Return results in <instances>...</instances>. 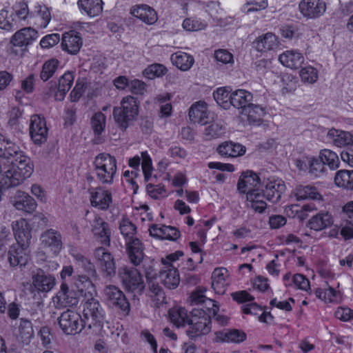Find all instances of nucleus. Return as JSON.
I'll use <instances>...</instances> for the list:
<instances>
[{
  "mask_svg": "<svg viewBox=\"0 0 353 353\" xmlns=\"http://www.w3.org/2000/svg\"><path fill=\"white\" fill-rule=\"evenodd\" d=\"M30 135L33 142L37 145H41L47 141L48 128L43 117L34 114L30 118Z\"/></svg>",
  "mask_w": 353,
  "mask_h": 353,
  "instance_id": "nucleus-12",
  "label": "nucleus"
},
{
  "mask_svg": "<svg viewBox=\"0 0 353 353\" xmlns=\"http://www.w3.org/2000/svg\"><path fill=\"white\" fill-rule=\"evenodd\" d=\"M183 28L188 31H198L206 27V24L200 20L188 18L183 22Z\"/></svg>",
  "mask_w": 353,
  "mask_h": 353,
  "instance_id": "nucleus-56",
  "label": "nucleus"
},
{
  "mask_svg": "<svg viewBox=\"0 0 353 353\" xmlns=\"http://www.w3.org/2000/svg\"><path fill=\"white\" fill-rule=\"evenodd\" d=\"M35 12L41 17L44 26L46 27L51 20V14L49 8L44 5H37L35 6Z\"/></svg>",
  "mask_w": 353,
  "mask_h": 353,
  "instance_id": "nucleus-64",
  "label": "nucleus"
},
{
  "mask_svg": "<svg viewBox=\"0 0 353 353\" xmlns=\"http://www.w3.org/2000/svg\"><path fill=\"white\" fill-rule=\"evenodd\" d=\"M19 329L21 338L23 340L30 339L34 336L32 323L29 320L21 319Z\"/></svg>",
  "mask_w": 353,
  "mask_h": 353,
  "instance_id": "nucleus-53",
  "label": "nucleus"
},
{
  "mask_svg": "<svg viewBox=\"0 0 353 353\" xmlns=\"http://www.w3.org/2000/svg\"><path fill=\"white\" fill-rule=\"evenodd\" d=\"M83 317L88 321V317L94 321V325L102 327L104 321V312L99 301L92 298L84 304Z\"/></svg>",
  "mask_w": 353,
  "mask_h": 353,
  "instance_id": "nucleus-16",
  "label": "nucleus"
},
{
  "mask_svg": "<svg viewBox=\"0 0 353 353\" xmlns=\"http://www.w3.org/2000/svg\"><path fill=\"white\" fill-rule=\"evenodd\" d=\"M261 187L263 197L273 203L279 202L285 191V183L279 179H264Z\"/></svg>",
  "mask_w": 353,
  "mask_h": 353,
  "instance_id": "nucleus-9",
  "label": "nucleus"
},
{
  "mask_svg": "<svg viewBox=\"0 0 353 353\" xmlns=\"http://www.w3.org/2000/svg\"><path fill=\"white\" fill-rule=\"evenodd\" d=\"M279 61L285 66L297 69L300 68L304 62V57L298 52L290 50L281 54L279 57Z\"/></svg>",
  "mask_w": 353,
  "mask_h": 353,
  "instance_id": "nucleus-32",
  "label": "nucleus"
},
{
  "mask_svg": "<svg viewBox=\"0 0 353 353\" xmlns=\"http://www.w3.org/2000/svg\"><path fill=\"white\" fill-rule=\"evenodd\" d=\"M162 263L167 266L165 267V270H162L159 272V278L161 283L169 289L176 288L180 281L178 270L164 259H162Z\"/></svg>",
  "mask_w": 353,
  "mask_h": 353,
  "instance_id": "nucleus-21",
  "label": "nucleus"
},
{
  "mask_svg": "<svg viewBox=\"0 0 353 353\" xmlns=\"http://www.w3.org/2000/svg\"><path fill=\"white\" fill-rule=\"evenodd\" d=\"M215 59L223 63H231L233 60L232 54L227 50L220 49L214 52Z\"/></svg>",
  "mask_w": 353,
  "mask_h": 353,
  "instance_id": "nucleus-61",
  "label": "nucleus"
},
{
  "mask_svg": "<svg viewBox=\"0 0 353 353\" xmlns=\"http://www.w3.org/2000/svg\"><path fill=\"white\" fill-rule=\"evenodd\" d=\"M225 133V128L221 123L213 122L205 128L204 135L208 140L217 139Z\"/></svg>",
  "mask_w": 353,
  "mask_h": 353,
  "instance_id": "nucleus-46",
  "label": "nucleus"
},
{
  "mask_svg": "<svg viewBox=\"0 0 353 353\" xmlns=\"http://www.w3.org/2000/svg\"><path fill=\"white\" fill-rule=\"evenodd\" d=\"M92 226V232L97 240L104 245H110L111 231L109 225L101 217L95 216Z\"/></svg>",
  "mask_w": 353,
  "mask_h": 353,
  "instance_id": "nucleus-18",
  "label": "nucleus"
},
{
  "mask_svg": "<svg viewBox=\"0 0 353 353\" xmlns=\"http://www.w3.org/2000/svg\"><path fill=\"white\" fill-rule=\"evenodd\" d=\"M294 196L298 201L305 199L321 200L322 196L316 188L311 185H299L294 190Z\"/></svg>",
  "mask_w": 353,
  "mask_h": 353,
  "instance_id": "nucleus-36",
  "label": "nucleus"
},
{
  "mask_svg": "<svg viewBox=\"0 0 353 353\" xmlns=\"http://www.w3.org/2000/svg\"><path fill=\"white\" fill-rule=\"evenodd\" d=\"M121 233L125 237L126 241L134 238L137 227L128 219H123L119 225Z\"/></svg>",
  "mask_w": 353,
  "mask_h": 353,
  "instance_id": "nucleus-52",
  "label": "nucleus"
},
{
  "mask_svg": "<svg viewBox=\"0 0 353 353\" xmlns=\"http://www.w3.org/2000/svg\"><path fill=\"white\" fill-rule=\"evenodd\" d=\"M232 92L230 87L219 88L213 93V97L216 103L226 110L232 103Z\"/></svg>",
  "mask_w": 353,
  "mask_h": 353,
  "instance_id": "nucleus-41",
  "label": "nucleus"
},
{
  "mask_svg": "<svg viewBox=\"0 0 353 353\" xmlns=\"http://www.w3.org/2000/svg\"><path fill=\"white\" fill-rule=\"evenodd\" d=\"M252 99L251 92L243 89L236 90L232 92L231 105L238 109L242 108L243 111L251 103Z\"/></svg>",
  "mask_w": 353,
  "mask_h": 353,
  "instance_id": "nucleus-35",
  "label": "nucleus"
},
{
  "mask_svg": "<svg viewBox=\"0 0 353 353\" xmlns=\"http://www.w3.org/2000/svg\"><path fill=\"white\" fill-rule=\"evenodd\" d=\"M333 223V217L328 212H320L309 219L307 226L311 230L321 231L332 226Z\"/></svg>",
  "mask_w": 353,
  "mask_h": 353,
  "instance_id": "nucleus-25",
  "label": "nucleus"
},
{
  "mask_svg": "<svg viewBox=\"0 0 353 353\" xmlns=\"http://www.w3.org/2000/svg\"><path fill=\"white\" fill-rule=\"evenodd\" d=\"M243 114H245L250 123L259 124L265 114V108L252 103L244 109Z\"/></svg>",
  "mask_w": 353,
  "mask_h": 353,
  "instance_id": "nucleus-40",
  "label": "nucleus"
},
{
  "mask_svg": "<svg viewBox=\"0 0 353 353\" xmlns=\"http://www.w3.org/2000/svg\"><path fill=\"white\" fill-rule=\"evenodd\" d=\"M58 323L65 334L74 335L83 330H90L92 327V324L85 322L79 313L69 309L61 313L58 318Z\"/></svg>",
  "mask_w": 353,
  "mask_h": 353,
  "instance_id": "nucleus-5",
  "label": "nucleus"
},
{
  "mask_svg": "<svg viewBox=\"0 0 353 353\" xmlns=\"http://www.w3.org/2000/svg\"><path fill=\"white\" fill-rule=\"evenodd\" d=\"M228 334L227 342L241 343L246 339V334L239 330H228Z\"/></svg>",
  "mask_w": 353,
  "mask_h": 353,
  "instance_id": "nucleus-57",
  "label": "nucleus"
},
{
  "mask_svg": "<svg viewBox=\"0 0 353 353\" xmlns=\"http://www.w3.org/2000/svg\"><path fill=\"white\" fill-rule=\"evenodd\" d=\"M79 7L89 17L98 16L103 10L102 0H79Z\"/></svg>",
  "mask_w": 353,
  "mask_h": 353,
  "instance_id": "nucleus-38",
  "label": "nucleus"
},
{
  "mask_svg": "<svg viewBox=\"0 0 353 353\" xmlns=\"http://www.w3.org/2000/svg\"><path fill=\"white\" fill-rule=\"evenodd\" d=\"M90 202L93 207L101 210H107L112 203V194L101 188L90 192Z\"/></svg>",
  "mask_w": 353,
  "mask_h": 353,
  "instance_id": "nucleus-30",
  "label": "nucleus"
},
{
  "mask_svg": "<svg viewBox=\"0 0 353 353\" xmlns=\"http://www.w3.org/2000/svg\"><path fill=\"white\" fill-rule=\"evenodd\" d=\"M38 37L37 32L32 28H24L16 32L11 38V43L14 46L23 47L32 43Z\"/></svg>",
  "mask_w": 353,
  "mask_h": 353,
  "instance_id": "nucleus-24",
  "label": "nucleus"
},
{
  "mask_svg": "<svg viewBox=\"0 0 353 353\" xmlns=\"http://www.w3.org/2000/svg\"><path fill=\"white\" fill-rule=\"evenodd\" d=\"M60 41V36L59 34H51L44 37L40 41V46L43 48H48L52 47Z\"/></svg>",
  "mask_w": 353,
  "mask_h": 353,
  "instance_id": "nucleus-58",
  "label": "nucleus"
},
{
  "mask_svg": "<svg viewBox=\"0 0 353 353\" xmlns=\"http://www.w3.org/2000/svg\"><path fill=\"white\" fill-rule=\"evenodd\" d=\"M189 119L194 123L205 125L208 122L207 104L199 101L192 104L189 110Z\"/></svg>",
  "mask_w": 353,
  "mask_h": 353,
  "instance_id": "nucleus-31",
  "label": "nucleus"
},
{
  "mask_svg": "<svg viewBox=\"0 0 353 353\" xmlns=\"http://www.w3.org/2000/svg\"><path fill=\"white\" fill-rule=\"evenodd\" d=\"M74 79V72L68 71L59 79L58 84L57 82L50 81L45 94L49 97L54 95L55 100L62 101L64 99L65 94L71 88Z\"/></svg>",
  "mask_w": 353,
  "mask_h": 353,
  "instance_id": "nucleus-8",
  "label": "nucleus"
},
{
  "mask_svg": "<svg viewBox=\"0 0 353 353\" xmlns=\"http://www.w3.org/2000/svg\"><path fill=\"white\" fill-rule=\"evenodd\" d=\"M162 239L176 241L180 237V231L174 227L165 225Z\"/></svg>",
  "mask_w": 353,
  "mask_h": 353,
  "instance_id": "nucleus-59",
  "label": "nucleus"
},
{
  "mask_svg": "<svg viewBox=\"0 0 353 353\" xmlns=\"http://www.w3.org/2000/svg\"><path fill=\"white\" fill-rule=\"evenodd\" d=\"M41 242L43 247L48 248L54 254L57 255L63 248L62 236L54 229H48L41 235Z\"/></svg>",
  "mask_w": 353,
  "mask_h": 353,
  "instance_id": "nucleus-17",
  "label": "nucleus"
},
{
  "mask_svg": "<svg viewBox=\"0 0 353 353\" xmlns=\"http://www.w3.org/2000/svg\"><path fill=\"white\" fill-rule=\"evenodd\" d=\"M334 314L338 319L343 321H347L353 319V310L350 308L339 307Z\"/></svg>",
  "mask_w": 353,
  "mask_h": 353,
  "instance_id": "nucleus-63",
  "label": "nucleus"
},
{
  "mask_svg": "<svg viewBox=\"0 0 353 353\" xmlns=\"http://www.w3.org/2000/svg\"><path fill=\"white\" fill-rule=\"evenodd\" d=\"M13 205L18 210L32 213L36 210L37 203L28 194L17 190L14 196Z\"/></svg>",
  "mask_w": 353,
  "mask_h": 353,
  "instance_id": "nucleus-23",
  "label": "nucleus"
},
{
  "mask_svg": "<svg viewBox=\"0 0 353 353\" xmlns=\"http://www.w3.org/2000/svg\"><path fill=\"white\" fill-rule=\"evenodd\" d=\"M254 43L257 51L265 52L277 48L279 41L277 37L273 33L268 32L259 37Z\"/></svg>",
  "mask_w": 353,
  "mask_h": 353,
  "instance_id": "nucleus-33",
  "label": "nucleus"
},
{
  "mask_svg": "<svg viewBox=\"0 0 353 353\" xmlns=\"http://www.w3.org/2000/svg\"><path fill=\"white\" fill-rule=\"evenodd\" d=\"M300 77L304 83L313 84L318 80V71L312 66L305 67L301 70Z\"/></svg>",
  "mask_w": 353,
  "mask_h": 353,
  "instance_id": "nucleus-51",
  "label": "nucleus"
},
{
  "mask_svg": "<svg viewBox=\"0 0 353 353\" xmlns=\"http://www.w3.org/2000/svg\"><path fill=\"white\" fill-rule=\"evenodd\" d=\"M260 181L259 176L255 172L248 170L241 175L237 183V189L241 193H246L248 196L251 192L260 190L256 188Z\"/></svg>",
  "mask_w": 353,
  "mask_h": 353,
  "instance_id": "nucleus-20",
  "label": "nucleus"
},
{
  "mask_svg": "<svg viewBox=\"0 0 353 353\" xmlns=\"http://www.w3.org/2000/svg\"><path fill=\"white\" fill-rule=\"evenodd\" d=\"M28 248L23 246L12 245L8 252V261L10 266H25L28 261V255L26 252Z\"/></svg>",
  "mask_w": 353,
  "mask_h": 353,
  "instance_id": "nucleus-29",
  "label": "nucleus"
},
{
  "mask_svg": "<svg viewBox=\"0 0 353 353\" xmlns=\"http://www.w3.org/2000/svg\"><path fill=\"white\" fill-rule=\"evenodd\" d=\"M299 10L305 18L316 19L325 12L326 4L323 0H302Z\"/></svg>",
  "mask_w": 353,
  "mask_h": 353,
  "instance_id": "nucleus-14",
  "label": "nucleus"
},
{
  "mask_svg": "<svg viewBox=\"0 0 353 353\" xmlns=\"http://www.w3.org/2000/svg\"><path fill=\"white\" fill-rule=\"evenodd\" d=\"M127 251L130 262L134 265L141 263L143 259V247L138 238H131L126 241Z\"/></svg>",
  "mask_w": 353,
  "mask_h": 353,
  "instance_id": "nucleus-28",
  "label": "nucleus"
},
{
  "mask_svg": "<svg viewBox=\"0 0 353 353\" xmlns=\"http://www.w3.org/2000/svg\"><path fill=\"white\" fill-rule=\"evenodd\" d=\"M167 68L162 64L154 63L148 66L143 70V75L148 79H153L155 77H160L165 75L167 72Z\"/></svg>",
  "mask_w": 353,
  "mask_h": 353,
  "instance_id": "nucleus-49",
  "label": "nucleus"
},
{
  "mask_svg": "<svg viewBox=\"0 0 353 353\" xmlns=\"http://www.w3.org/2000/svg\"><path fill=\"white\" fill-rule=\"evenodd\" d=\"M188 325L189 327L186 334L191 339L205 335L211 331V319L203 308H194L191 311Z\"/></svg>",
  "mask_w": 353,
  "mask_h": 353,
  "instance_id": "nucleus-3",
  "label": "nucleus"
},
{
  "mask_svg": "<svg viewBox=\"0 0 353 353\" xmlns=\"http://www.w3.org/2000/svg\"><path fill=\"white\" fill-rule=\"evenodd\" d=\"M172 63L182 71H187L192 66L194 57L185 52H177L171 56Z\"/></svg>",
  "mask_w": 353,
  "mask_h": 353,
  "instance_id": "nucleus-37",
  "label": "nucleus"
},
{
  "mask_svg": "<svg viewBox=\"0 0 353 353\" xmlns=\"http://www.w3.org/2000/svg\"><path fill=\"white\" fill-rule=\"evenodd\" d=\"M205 290L198 289L192 292L190 296V302L192 305L199 306L198 308H203L206 314L212 316H215L219 312V306L216 302L211 299L206 297L204 294Z\"/></svg>",
  "mask_w": 353,
  "mask_h": 353,
  "instance_id": "nucleus-15",
  "label": "nucleus"
},
{
  "mask_svg": "<svg viewBox=\"0 0 353 353\" xmlns=\"http://www.w3.org/2000/svg\"><path fill=\"white\" fill-rule=\"evenodd\" d=\"M85 83L83 81L78 79L74 89L70 93L73 101H78L84 92Z\"/></svg>",
  "mask_w": 353,
  "mask_h": 353,
  "instance_id": "nucleus-62",
  "label": "nucleus"
},
{
  "mask_svg": "<svg viewBox=\"0 0 353 353\" xmlns=\"http://www.w3.org/2000/svg\"><path fill=\"white\" fill-rule=\"evenodd\" d=\"M3 151L2 152L0 157L5 159L13 163L14 161H17V158L24 153L20 147L16 143L8 140Z\"/></svg>",
  "mask_w": 353,
  "mask_h": 353,
  "instance_id": "nucleus-43",
  "label": "nucleus"
},
{
  "mask_svg": "<svg viewBox=\"0 0 353 353\" xmlns=\"http://www.w3.org/2000/svg\"><path fill=\"white\" fill-rule=\"evenodd\" d=\"M319 157L324 165H327L331 170H335L339 167V157L336 153L330 150H322Z\"/></svg>",
  "mask_w": 353,
  "mask_h": 353,
  "instance_id": "nucleus-47",
  "label": "nucleus"
},
{
  "mask_svg": "<svg viewBox=\"0 0 353 353\" xmlns=\"http://www.w3.org/2000/svg\"><path fill=\"white\" fill-rule=\"evenodd\" d=\"M58 303L63 307H72L77 305L79 303L77 292L70 290L68 285L63 282L60 290L57 294Z\"/></svg>",
  "mask_w": 353,
  "mask_h": 353,
  "instance_id": "nucleus-26",
  "label": "nucleus"
},
{
  "mask_svg": "<svg viewBox=\"0 0 353 353\" xmlns=\"http://www.w3.org/2000/svg\"><path fill=\"white\" fill-rule=\"evenodd\" d=\"M327 138L337 147L347 146L341 153V159L353 167V135L349 132L332 128L327 132Z\"/></svg>",
  "mask_w": 353,
  "mask_h": 353,
  "instance_id": "nucleus-6",
  "label": "nucleus"
},
{
  "mask_svg": "<svg viewBox=\"0 0 353 353\" xmlns=\"http://www.w3.org/2000/svg\"><path fill=\"white\" fill-rule=\"evenodd\" d=\"M104 296L109 305L121 310L125 314L130 311V305L123 292L115 285H108L104 289Z\"/></svg>",
  "mask_w": 353,
  "mask_h": 353,
  "instance_id": "nucleus-10",
  "label": "nucleus"
},
{
  "mask_svg": "<svg viewBox=\"0 0 353 353\" xmlns=\"http://www.w3.org/2000/svg\"><path fill=\"white\" fill-rule=\"evenodd\" d=\"M334 182L339 187L353 190V170L338 171L334 176Z\"/></svg>",
  "mask_w": 353,
  "mask_h": 353,
  "instance_id": "nucleus-42",
  "label": "nucleus"
},
{
  "mask_svg": "<svg viewBox=\"0 0 353 353\" xmlns=\"http://www.w3.org/2000/svg\"><path fill=\"white\" fill-rule=\"evenodd\" d=\"M268 7L267 0H253L247 2L243 6V10L246 13L264 10Z\"/></svg>",
  "mask_w": 353,
  "mask_h": 353,
  "instance_id": "nucleus-55",
  "label": "nucleus"
},
{
  "mask_svg": "<svg viewBox=\"0 0 353 353\" xmlns=\"http://www.w3.org/2000/svg\"><path fill=\"white\" fill-rule=\"evenodd\" d=\"M94 258L101 272L106 276H112L116 274V265L111 253L103 247L94 250Z\"/></svg>",
  "mask_w": 353,
  "mask_h": 353,
  "instance_id": "nucleus-13",
  "label": "nucleus"
},
{
  "mask_svg": "<svg viewBox=\"0 0 353 353\" xmlns=\"http://www.w3.org/2000/svg\"><path fill=\"white\" fill-rule=\"evenodd\" d=\"M119 276L125 290L134 295L141 294L145 283L140 272L134 268L123 267L119 270Z\"/></svg>",
  "mask_w": 353,
  "mask_h": 353,
  "instance_id": "nucleus-7",
  "label": "nucleus"
},
{
  "mask_svg": "<svg viewBox=\"0 0 353 353\" xmlns=\"http://www.w3.org/2000/svg\"><path fill=\"white\" fill-rule=\"evenodd\" d=\"M139 104L137 98L128 95L122 99L120 106L114 108L113 117L120 130L125 131L137 120Z\"/></svg>",
  "mask_w": 353,
  "mask_h": 353,
  "instance_id": "nucleus-1",
  "label": "nucleus"
},
{
  "mask_svg": "<svg viewBox=\"0 0 353 353\" xmlns=\"http://www.w3.org/2000/svg\"><path fill=\"white\" fill-rule=\"evenodd\" d=\"M130 13L148 24H153L157 21V14L151 7L145 4L133 6Z\"/></svg>",
  "mask_w": 353,
  "mask_h": 353,
  "instance_id": "nucleus-27",
  "label": "nucleus"
},
{
  "mask_svg": "<svg viewBox=\"0 0 353 353\" xmlns=\"http://www.w3.org/2000/svg\"><path fill=\"white\" fill-rule=\"evenodd\" d=\"M34 170L30 159L25 153L14 161L11 167L3 174V183L6 187H17L30 177Z\"/></svg>",
  "mask_w": 353,
  "mask_h": 353,
  "instance_id": "nucleus-2",
  "label": "nucleus"
},
{
  "mask_svg": "<svg viewBox=\"0 0 353 353\" xmlns=\"http://www.w3.org/2000/svg\"><path fill=\"white\" fill-rule=\"evenodd\" d=\"M245 147L232 141L225 142L219 145L217 152L223 157H236L242 156L245 152Z\"/></svg>",
  "mask_w": 353,
  "mask_h": 353,
  "instance_id": "nucleus-34",
  "label": "nucleus"
},
{
  "mask_svg": "<svg viewBox=\"0 0 353 353\" xmlns=\"http://www.w3.org/2000/svg\"><path fill=\"white\" fill-rule=\"evenodd\" d=\"M170 321L177 327L188 325L190 316L183 307H172L168 311Z\"/></svg>",
  "mask_w": 353,
  "mask_h": 353,
  "instance_id": "nucleus-39",
  "label": "nucleus"
},
{
  "mask_svg": "<svg viewBox=\"0 0 353 353\" xmlns=\"http://www.w3.org/2000/svg\"><path fill=\"white\" fill-rule=\"evenodd\" d=\"M82 39L79 33L74 31L65 32L61 39L62 49L71 54H77L81 46Z\"/></svg>",
  "mask_w": 353,
  "mask_h": 353,
  "instance_id": "nucleus-22",
  "label": "nucleus"
},
{
  "mask_svg": "<svg viewBox=\"0 0 353 353\" xmlns=\"http://www.w3.org/2000/svg\"><path fill=\"white\" fill-rule=\"evenodd\" d=\"M261 197L263 196L259 190L251 192L248 196V198L251 201V208L259 213L263 212L267 207L266 203L261 199Z\"/></svg>",
  "mask_w": 353,
  "mask_h": 353,
  "instance_id": "nucleus-48",
  "label": "nucleus"
},
{
  "mask_svg": "<svg viewBox=\"0 0 353 353\" xmlns=\"http://www.w3.org/2000/svg\"><path fill=\"white\" fill-rule=\"evenodd\" d=\"M19 28L17 21L14 19V13L8 14L6 9L0 10V28L13 31Z\"/></svg>",
  "mask_w": 353,
  "mask_h": 353,
  "instance_id": "nucleus-44",
  "label": "nucleus"
},
{
  "mask_svg": "<svg viewBox=\"0 0 353 353\" xmlns=\"http://www.w3.org/2000/svg\"><path fill=\"white\" fill-rule=\"evenodd\" d=\"M91 124L94 132L100 135L105 130V116L101 112L95 113L91 119Z\"/></svg>",
  "mask_w": 353,
  "mask_h": 353,
  "instance_id": "nucleus-50",
  "label": "nucleus"
},
{
  "mask_svg": "<svg viewBox=\"0 0 353 353\" xmlns=\"http://www.w3.org/2000/svg\"><path fill=\"white\" fill-rule=\"evenodd\" d=\"M30 290L32 292L35 291L48 292L55 285V278L40 268L32 272Z\"/></svg>",
  "mask_w": 353,
  "mask_h": 353,
  "instance_id": "nucleus-11",
  "label": "nucleus"
},
{
  "mask_svg": "<svg viewBox=\"0 0 353 353\" xmlns=\"http://www.w3.org/2000/svg\"><path fill=\"white\" fill-rule=\"evenodd\" d=\"M12 228L18 246L28 248L31 241L30 229L24 219L14 221Z\"/></svg>",
  "mask_w": 353,
  "mask_h": 353,
  "instance_id": "nucleus-19",
  "label": "nucleus"
},
{
  "mask_svg": "<svg viewBox=\"0 0 353 353\" xmlns=\"http://www.w3.org/2000/svg\"><path fill=\"white\" fill-rule=\"evenodd\" d=\"M97 177L103 184H112L117 172V160L108 153L99 154L94 161Z\"/></svg>",
  "mask_w": 353,
  "mask_h": 353,
  "instance_id": "nucleus-4",
  "label": "nucleus"
},
{
  "mask_svg": "<svg viewBox=\"0 0 353 353\" xmlns=\"http://www.w3.org/2000/svg\"><path fill=\"white\" fill-rule=\"evenodd\" d=\"M59 64V61L55 59H51L46 61L42 66L40 73L41 79L43 81H47L50 79L57 70Z\"/></svg>",
  "mask_w": 353,
  "mask_h": 353,
  "instance_id": "nucleus-45",
  "label": "nucleus"
},
{
  "mask_svg": "<svg viewBox=\"0 0 353 353\" xmlns=\"http://www.w3.org/2000/svg\"><path fill=\"white\" fill-rule=\"evenodd\" d=\"M294 283L301 290L307 291L310 289L309 280L303 274H296L293 276Z\"/></svg>",
  "mask_w": 353,
  "mask_h": 353,
  "instance_id": "nucleus-60",
  "label": "nucleus"
},
{
  "mask_svg": "<svg viewBox=\"0 0 353 353\" xmlns=\"http://www.w3.org/2000/svg\"><path fill=\"white\" fill-rule=\"evenodd\" d=\"M309 172L316 177L320 176L325 172V166L319 159L312 158L309 161Z\"/></svg>",
  "mask_w": 353,
  "mask_h": 353,
  "instance_id": "nucleus-54",
  "label": "nucleus"
}]
</instances>
